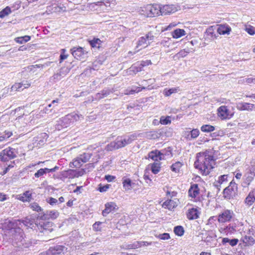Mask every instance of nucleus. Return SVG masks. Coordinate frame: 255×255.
Here are the masks:
<instances>
[{
  "mask_svg": "<svg viewBox=\"0 0 255 255\" xmlns=\"http://www.w3.org/2000/svg\"><path fill=\"white\" fill-rule=\"evenodd\" d=\"M215 165V159L214 157L213 149H209L205 152L197 153L194 166L199 169L202 175H208L214 167Z\"/></svg>",
  "mask_w": 255,
  "mask_h": 255,
  "instance_id": "1",
  "label": "nucleus"
},
{
  "mask_svg": "<svg viewBox=\"0 0 255 255\" xmlns=\"http://www.w3.org/2000/svg\"><path fill=\"white\" fill-rule=\"evenodd\" d=\"M136 138L137 135L135 133L118 136L114 141L111 142L106 146V149L108 151H112L123 147L131 143Z\"/></svg>",
  "mask_w": 255,
  "mask_h": 255,
  "instance_id": "2",
  "label": "nucleus"
},
{
  "mask_svg": "<svg viewBox=\"0 0 255 255\" xmlns=\"http://www.w3.org/2000/svg\"><path fill=\"white\" fill-rule=\"evenodd\" d=\"M82 119H83V117L81 115L76 113L68 114L57 121L55 128L58 130H61L69 127L75 122L81 120Z\"/></svg>",
  "mask_w": 255,
  "mask_h": 255,
  "instance_id": "3",
  "label": "nucleus"
},
{
  "mask_svg": "<svg viewBox=\"0 0 255 255\" xmlns=\"http://www.w3.org/2000/svg\"><path fill=\"white\" fill-rule=\"evenodd\" d=\"M140 13L147 17H153L160 15L161 8L158 4H147L140 7Z\"/></svg>",
  "mask_w": 255,
  "mask_h": 255,
  "instance_id": "4",
  "label": "nucleus"
},
{
  "mask_svg": "<svg viewBox=\"0 0 255 255\" xmlns=\"http://www.w3.org/2000/svg\"><path fill=\"white\" fill-rule=\"evenodd\" d=\"M255 177V159H253L248 167L246 169L244 174V181L243 186L247 187L253 181Z\"/></svg>",
  "mask_w": 255,
  "mask_h": 255,
  "instance_id": "5",
  "label": "nucleus"
},
{
  "mask_svg": "<svg viewBox=\"0 0 255 255\" xmlns=\"http://www.w3.org/2000/svg\"><path fill=\"white\" fill-rule=\"evenodd\" d=\"M85 171L82 169L80 171H76L73 169L64 170L60 172L59 174L58 179L64 181L67 179H73L82 176Z\"/></svg>",
  "mask_w": 255,
  "mask_h": 255,
  "instance_id": "6",
  "label": "nucleus"
},
{
  "mask_svg": "<svg viewBox=\"0 0 255 255\" xmlns=\"http://www.w3.org/2000/svg\"><path fill=\"white\" fill-rule=\"evenodd\" d=\"M17 153L16 149L8 147L0 152V160L2 162L7 161L16 157Z\"/></svg>",
  "mask_w": 255,
  "mask_h": 255,
  "instance_id": "7",
  "label": "nucleus"
},
{
  "mask_svg": "<svg viewBox=\"0 0 255 255\" xmlns=\"http://www.w3.org/2000/svg\"><path fill=\"white\" fill-rule=\"evenodd\" d=\"M235 214L233 210L229 209H224L218 216V222L220 224H225L230 222L233 219Z\"/></svg>",
  "mask_w": 255,
  "mask_h": 255,
  "instance_id": "8",
  "label": "nucleus"
},
{
  "mask_svg": "<svg viewBox=\"0 0 255 255\" xmlns=\"http://www.w3.org/2000/svg\"><path fill=\"white\" fill-rule=\"evenodd\" d=\"M26 221H21L19 220H14V219H5L3 223L4 228L8 230V234H10L11 230L17 229V226L18 225H20L21 223L26 226Z\"/></svg>",
  "mask_w": 255,
  "mask_h": 255,
  "instance_id": "9",
  "label": "nucleus"
},
{
  "mask_svg": "<svg viewBox=\"0 0 255 255\" xmlns=\"http://www.w3.org/2000/svg\"><path fill=\"white\" fill-rule=\"evenodd\" d=\"M154 36L150 33L144 36L140 37L137 41L136 48H139L137 51L143 48H146L150 43V41L153 40Z\"/></svg>",
  "mask_w": 255,
  "mask_h": 255,
  "instance_id": "10",
  "label": "nucleus"
},
{
  "mask_svg": "<svg viewBox=\"0 0 255 255\" xmlns=\"http://www.w3.org/2000/svg\"><path fill=\"white\" fill-rule=\"evenodd\" d=\"M8 235L11 237V239L16 243L21 242L24 239L23 232L19 227L11 230L10 234H9Z\"/></svg>",
  "mask_w": 255,
  "mask_h": 255,
  "instance_id": "11",
  "label": "nucleus"
},
{
  "mask_svg": "<svg viewBox=\"0 0 255 255\" xmlns=\"http://www.w3.org/2000/svg\"><path fill=\"white\" fill-rule=\"evenodd\" d=\"M218 116L222 120L231 119L234 113H232L226 106H222L218 109Z\"/></svg>",
  "mask_w": 255,
  "mask_h": 255,
  "instance_id": "12",
  "label": "nucleus"
},
{
  "mask_svg": "<svg viewBox=\"0 0 255 255\" xmlns=\"http://www.w3.org/2000/svg\"><path fill=\"white\" fill-rule=\"evenodd\" d=\"M160 8H161V15L171 14L180 9V6L177 4L160 5Z\"/></svg>",
  "mask_w": 255,
  "mask_h": 255,
  "instance_id": "13",
  "label": "nucleus"
},
{
  "mask_svg": "<svg viewBox=\"0 0 255 255\" xmlns=\"http://www.w3.org/2000/svg\"><path fill=\"white\" fill-rule=\"evenodd\" d=\"M237 190V184L232 181L230 185L224 190L223 193L226 197L230 198L236 194Z\"/></svg>",
  "mask_w": 255,
  "mask_h": 255,
  "instance_id": "14",
  "label": "nucleus"
},
{
  "mask_svg": "<svg viewBox=\"0 0 255 255\" xmlns=\"http://www.w3.org/2000/svg\"><path fill=\"white\" fill-rule=\"evenodd\" d=\"M70 69L64 67H62L59 72L54 74L51 78L50 80L52 81L53 82H56L59 80H60L62 78L66 76L68 73L70 72Z\"/></svg>",
  "mask_w": 255,
  "mask_h": 255,
  "instance_id": "15",
  "label": "nucleus"
},
{
  "mask_svg": "<svg viewBox=\"0 0 255 255\" xmlns=\"http://www.w3.org/2000/svg\"><path fill=\"white\" fill-rule=\"evenodd\" d=\"M38 230L44 234H48L53 231V223L52 222L44 221L39 223Z\"/></svg>",
  "mask_w": 255,
  "mask_h": 255,
  "instance_id": "16",
  "label": "nucleus"
},
{
  "mask_svg": "<svg viewBox=\"0 0 255 255\" xmlns=\"http://www.w3.org/2000/svg\"><path fill=\"white\" fill-rule=\"evenodd\" d=\"M71 52L75 58L81 60L84 58L85 55L87 54V52L81 47H74L71 49Z\"/></svg>",
  "mask_w": 255,
  "mask_h": 255,
  "instance_id": "17",
  "label": "nucleus"
},
{
  "mask_svg": "<svg viewBox=\"0 0 255 255\" xmlns=\"http://www.w3.org/2000/svg\"><path fill=\"white\" fill-rule=\"evenodd\" d=\"M65 247L63 246L57 245L51 247L45 252L46 255H64Z\"/></svg>",
  "mask_w": 255,
  "mask_h": 255,
  "instance_id": "18",
  "label": "nucleus"
},
{
  "mask_svg": "<svg viewBox=\"0 0 255 255\" xmlns=\"http://www.w3.org/2000/svg\"><path fill=\"white\" fill-rule=\"evenodd\" d=\"M59 215V213L56 210L47 211L45 213L43 214L40 216H39L40 219L42 220H54L58 218Z\"/></svg>",
  "mask_w": 255,
  "mask_h": 255,
  "instance_id": "19",
  "label": "nucleus"
},
{
  "mask_svg": "<svg viewBox=\"0 0 255 255\" xmlns=\"http://www.w3.org/2000/svg\"><path fill=\"white\" fill-rule=\"evenodd\" d=\"M236 108L240 111H252L255 110V105L248 103L239 102L237 103Z\"/></svg>",
  "mask_w": 255,
  "mask_h": 255,
  "instance_id": "20",
  "label": "nucleus"
},
{
  "mask_svg": "<svg viewBox=\"0 0 255 255\" xmlns=\"http://www.w3.org/2000/svg\"><path fill=\"white\" fill-rule=\"evenodd\" d=\"M105 209L102 212V215L106 216L108 214L112 212L116 211L118 210V207L115 202H108L105 205Z\"/></svg>",
  "mask_w": 255,
  "mask_h": 255,
  "instance_id": "21",
  "label": "nucleus"
},
{
  "mask_svg": "<svg viewBox=\"0 0 255 255\" xmlns=\"http://www.w3.org/2000/svg\"><path fill=\"white\" fill-rule=\"evenodd\" d=\"M31 85L30 83L27 81H23L20 83H15L11 87V89L14 91H21L28 88Z\"/></svg>",
  "mask_w": 255,
  "mask_h": 255,
  "instance_id": "22",
  "label": "nucleus"
},
{
  "mask_svg": "<svg viewBox=\"0 0 255 255\" xmlns=\"http://www.w3.org/2000/svg\"><path fill=\"white\" fill-rule=\"evenodd\" d=\"M148 158L151 159L154 161H159L164 158L163 154L157 150L150 152L148 154Z\"/></svg>",
  "mask_w": 255,
  "mask_h": 255,
  "instance_id": "23",
  "label": "nucleus"
},
{
  "mask_svg": "<svg viewBox=\"0 0 255 255\" xmlns=\"http://www.w3.org/2000/svg\"><path fill=\"white\" fill-rule=\"evenodd\" d=\"M255 201V189H253L250 192L245 200V203L250 206L253 204Z\"/></svg>",
  "mask_w": 255,
  "mask_h": 255,
  "instance_id": "24",
  "label": "nucleus"
},
{
  "mask_svg": "<svg viewBox=\"0 0 255 255\" xmlns=\"http://www.w3.org/2000/svg\"><path fill=\"white\" fill-rule=\"evenodd\" d=\"M217 31L218 34H229L231 31V28L228 25L221 24L219 25V27H218Z\"/></svg>",
  "mask_w": 255,
  "mask_h": 255,
  "instance_id": "25",
  "label": "nucleus"
},
{
  "mask_svg": "<svg viewBox=\"0 0 255 255\" xmlns=\"http://www.w3.org/2000/svg\"><path fill=\"white\" fill-rule=\"evenodd\" d=\"M178 203L173 200L169 199L165 201L162 204V207L169 210H172L177 207Z\"/></svg>",
  "mask_w": 255,
  "mask_h": 255,
  "instance_id": "26",
  "label": "nucleus"
},
{
  "mask_svg": "<svg viewBox=\"0 0 255 255\" xmlns=\"http://www.w3.org/2000/svg\"><path fill=\"white\" fill-rule=\"evenodd\" d=\"M189 196L192 198H195L199 194V189L197 184L192 185L188 191Z\"/></svg>",
  "mask_w": 255,
  "mask_h": 255,
  "instance_id": "27",
  "label": "nucleus"
},
{
  "mask_svg": "<svg viewBox=\"0 0 255 255\" xmlns=\"http://www.w3.org/2000/svg\"><path fill=\"white\" fill-rule=\"evenodd\" d=\"M207 236L206 238L204 239V242L207 245H211V242L216 237V234L212 231H208L206 233Z\"/></svg>",
  "mask_w": 255,
  "mask_h": 255,
  "instance_id": "28",
  "label": "nucleus"
},
{
  "mask_svg": "<svg viewBox=\"0 0 255 255\" xmlns=\"http://www.w3.org/2000/svg\"><path fill=\"white\" fill-rule=\"evenodd\" d=\"M113 92V90L110 89H105L101 91V92L96 94L95 95V99L96 100H100L103 99L111 93Z\"/></svg>",
  "mask_w": 255,
  "mask_h": 255,
  "instance_id": "29",
  "label": "nucleus"
},
{
  "mask_svg": "<svg viewBox=\"0 0 255 255\" xmlns=\"http://www.w3.org/2000/svg\"><path fill=\"white\" fill-rule=\"evenodd\" d=\"M207 35L211 40H214L218 37V33H216L215 31V28L214 26L209 27L206 31Z\"/></svg>",
  "mask_w": 255,
  "mask_h": 255,
  "instance_id": "30",
  "label": "nucleus"
},
{
  "mask_svg": "<svg viewBox=\"0 0 255 255\" xmlns=\"http://www.w3.org/2000/svg\"><path fill=\"white\" fill-rule=\"evenodd\" d=\"M187 217L189 220L197 219L199 217L198 210L195 208L189 209L187 213Z\"/></svg>",
  "mask_w": 255,
  "mask_h": 255,
  "instance_id": "31",
  "label": "nucleus"
},
{
  "mask_svg": "<svg viewBox=\"0 0 255 255\" xmlns=\"http://www.w3.org/2000/svg\"><path fill=\"white\" fill-rule=\"evenodd\" d=\"M116 3V0H103V1L97 2L96 4L100 6L104 5L106 7H113Z\"/></svg>",
  "mask_w": 255,
  "mask_h": 255,
  "instance_id": "32",
  "label": "nucleus"
},
{
  "mask_svg": "<svg viewBox=\"0 0 255 255\" xmlns=\"http://www.w3.org/2000/svg\"><path fill=\"white\" fill-rule=\"evenodd\" d=\"M32 198L31 193L29 191H26L22 194L19 195L18 199L22 202L29 201Z\"/></svg>",
  "mask_w": 255,
  "mask_h": 255,
  "instance_id": "33",
  "label": "nucleus"
},
{
  "mask_svg": "<svg viewBox=\"0 0 255 255\" xmlns=\"http://www.w3.org/2000/svg\"><path fill=\"white\" fill-rule=\"evenodd\" d=\"M142 89H145V87H132L130 89H128L126 90L124 92V94L132 95L140 92Z\"/></svg>",
  "mask_w": 255,
  "mask_h": 255,
  "instance_id": "34",
  "label": "nucleus"
},
{
  "mask_svg": "<svg viewBox=\"0 0 255 255\" xmlns=\"http://www.w3.org/2000/svg\"><path fill=\"white\" fill-rule=\"evenodd\" d=\"M12 135V132L9 130H5L3 132H0V142L6 141Z\"/></svg>",
  "mask_w": 255,
  "mask_h": 255,
  "instance_id": "35",
  "label": "nucleus"
},
{
  "mask_svg": "<svg viewBox=\"0 0 255 255\" xmlns=\"http://www.w3.org/2000/svg\"><path fill=\"white\" fill-rule=\"evenodd\" d=\"M180 91L179 87L172 88L170 89H165L163 91V94L165 97H169L172 94H175Z\"/></svg>",
  "mask_w": 255,
  "mask_h": 255,
  "instance_id": "36",
  "label": "nucleus"
},
{
  "mask_svg": "<svg viewBox=\"0 0 255 255\" xmlns=\"http://www.w3.org/2000/svg\"><path fill=\"white\" fill-rule=\"evenodd\" d=\"M186 34L185 31L182 29H176L172 32V36L174 38H178Z\"/></svg>",
  "mask_w": 255,
  "mask_h": 255,
  "instance_id": "37",
  "label": "nucleus"
},
{
  "mask_svg": "<svg viewBox=\"0 0 255 255\" xmlns=\"http://www.w3.org/2000/svg\"><path fill=\"white\" fill-rule=\"evenodd\" d=\"M123 187L126 190H130L132 188V185L133 183H132L129 178H123Z\"/></svg>",
  "mask_w": 255,
  "mask_h": 255,
  "instance_id": "38",
  "label": "nucleus"
},
{
  "mask_svg": "<svg viewBox=\"0 0 255 255\" xmlns=\"http://www.w3.org/2000/svg\"><path fill=\"white\" fill-rule=\"evenodd\" d=\"M242 240L247 246L253 245L255 242L253 237L250 236H245L242 238Z\"/></svg>",
  "mask_w": 255,
  "mask_h": 255,
  "instance_id": "39",
  "label": "nucleus"
},
{
  "mask_svg": "<svg viewBox=\"0 0 255 255\" xmlns=\"http://www.w3.org/2000/svg\"><path fill=\"white\" fill-rule=\"evenodd\" d=\"M30 36L25 35L24 36L18 37L14 39V41L18 43L23 44L29 41L30 40Z\"/></svg>",
  "mask_w": 255,
  "mask_h": 255,
  "instance_id": "40",
  "label": "nucleus"
},
{
  "mask_svg": "<svg viewBox=\"0 0 255 255\" xmlns=\"http://www.w3.org/2000/svg\"><path fill=\"white\" fill-rule=\"evenodd\" d=\"M47 173H49L48 168H40L34 173V177L35 178H39L42 177Z\"/></svg>",
  "mask_w": 255,
  "mask_h": 255,
  "instance_id": "41",
  "label": "nucleus"
},
{
  "mask_svg": "<svg viewBox=\"0 0 255 255\" xmlns=\"http://www.w3.org/2000/svg\"><path fill=\"white\" fill-rule=\"evenodd\" d=\"M239 242V240L237 239H229L228 238H224L222 239V243L223 244H225L226 243H229V244L232 246L234 247L236 246Z\"/></svg>",
  "mask_w": 255,
  "mask_h": 255,
  "instance_id": "42",
  "label": "nucleus"
},
{
  "mask_svg": "<svg viewBox=\"0 0 255 255\" xmlns=\"http://www.w3.org/2000/svg\"><path fill=\"white\" fill-rule=\"evenodd\" d=\"M89 43L91 47L99 48L102 43V41L99 38H94L92 40L89 41Z\"/></svg>",
  "mask_w": 255,
  "mask_h": 255,
  "instance_id": "43",
  "label": "nucleus"
},
{
  "mask_svg": "<svg viewBox=\"0 0 255 255\" xmlns=\"http://www.w3.org/2000/svg\"><path fill=\"white\" fill-rule=\"evenodd\" d=\"M92 154L91 153H84L79 155L80 157V160L83 164L89 161L90 158L91 157Z\"/></svg>",
  "mask_w": 255,
  "mask_h": 255,
  "instance_id": "44",
  "label": "nucleus"
},
{
  "mask_svg": "<svg viewBox=\"0 0 255 255\" xmlns=\"http://www.w3.org/2000/svg\"><path fill=\"white\" fill-rule=\"evenodd\" d=\"M182 165V164L181 162L179 161L176 162L175 163L171 165V169L172 171L178 173L179 172Z\"/></svg>",
  "mask_w": 255,
  "mask_h": 255,
  "instance_id": "45",
  "label": "nucleus"
},
{
  "mask_svg": "<svg viewBox=\"0 0 255 255\" xmlns=\"http://www.w3.org/2000/svg\"><path fill=\"white\" fill-rule=\"evenodd\" d=\"M174 232L175 235L178 236H182L184 233V230L183 227L181 226H177L174 227Z\"/></svg>",
  "mask_w": 255,
  "mask_h": 255,
  "instance_id": "46",
  "label": "nucleus"
},
{
  "mask_svg": "<svg viewBox=\"0 0 255 255\" xmlns=\"http://www.w3.org/2000/svg\"><path fill=\"white\" fill-rule=\"evenodd\" d=\"M23 119L24 123L26 124L27 123L30 122L32 120L31 116H29L28 115H24V114H23V115L21 116L18 117L16 119V120H18V121H22L23 120Z\"/></svg>",
  "mask_w": 255,
  "mask_h": 255,
  "instance_id": "47",
  "label": "nucleus"
},
{
  "mask_svg": "<svg viewBox=\"0 0 255 255\" xmlns=\"http://www.w3.org/2000/svg\"><path fill=\"white\" fill-rule=\"evenodd\" d=\"M201 130L203 132H211L215 130V127L211 125H205L201 127Z\"/></svg>",
  "mask_w": 255,
  "mask_h": 255,
  "instance_id": "48",
  "label": "nucleus"
},
{
  "mask_svg": "<svg viewBox=\"0 0 255 255\" xmlns=\"http://www.w3.org/2000/svg\"><path fill=\"white\" fill-rule=\"evenodd\" d=\"M160 169V164L158 163H153L151 164V170L153 174H156L158 173L159 172Z\"/></svg>",
  "mask_w": 255,
  "mask_h": 255,
  "instance_id": "49",
  "label": "nucleus"
},
{
  "mask_svg": "<svg viewBox=\"0 0 255 255\" xmlns=\"http://www.w3.org/2000/svg\"><path fill=\"white\" fill-rule=\"evenodd\" d=\"M30 208L33 211H36L38 213L42 211V209L39 206L38 203L36 202L32 203L29 205Z\"/></svg>",
  "mask_w": 255,
  "mask_h": 255,
  "instance_id": "50",
  "label": "nucleus"
},
{
  "mask_svg": "<svg viewBox=\"0 0 255 255\" xmlns=\"http://www.w3.org/2000/svg\"><path fill=\"white\" fill-rule=\"evenodd\" d=\"M53 10L55 12H62L66 10V7L63 4L56 5L53 7Z\"/></svg>",
  "mask_w": 255,
  "mask_h": 255,
  "instance_id": "51",
  "label": "nucleus"
},
{
  "mask_svg": "<svg viewBox=\"0 0 255 255\" xmlns=\"http://www.w3.org/2000/svg\"><path fill=\"white\" fill-rule=\"evenodd\" d=\"M72 164H73V166L76 168H79L83 165L82 162H81V160H80V157L79 156H78L73 160Z\"/></svg>",
  "mask_w": 255,
  "mask_h": 255,
  "instance_id": "52",
  "label": "nucleus"
},
{
  "mask_svg": "<svg viewBox=\"0 0 255 255\" xmlns=\"http://www.w3.org/2000/svg\"><path fill=\"white\" fill-rule=\"evenodd\" d=\"M245 30L251 35H254L255 34V27L252 25H246Z\"/></svg>",
  "mask_w": 255,
  "mask_h": 255,
  "instance_id": "53",
  "label": "nucleus"
},
{
  "mask_svg": "<svg viewBox=\"0 0 255 255\" xmlns=\"http://www.w3.org/2000/svg\"><path fill=\"white\" fill-rule=\"evenodd\" d=\"M11 12L10 8L9 6H6L0 12V17L3 18L10 13Z\"/></svg>",
  "mask_w": 255,
  "mask_h": 255,
  "instance_id": "54",
  "label": "nucleus"
},
{
  "mask_svg": "<svg viewBox=\"0 0 255 255\" xmlns=\"http://www.w3.org/2000/svg\"><path fill=\"white\" fill-rule=\"evenodd\" d=\"M160 123L162 125H166L171 123L170 117L167 116L164 117L163 116L160 118Z\"/></svg>",
  "mask_w": 255,
  "mask_h": 255,
  "instance_id": "55",
  "label": "nucleus"
},
{
  "mask_svg": "<svg viewBox=\"0 0 255 255\" xmlns=\"http://www.w3.org/2000/svg\"><path fill=\"white\" fill-rule=\"evenodd\" d=\"M200 131L197 128H194L190 130V137L192 138V140L196 138L199 135Z\"/></svg>",
  "mask_w": 255,
  "mask_h": 255,
  "instance_id": "56",
  "label": "nucleus"
},
{
  "mask_svg": "<svg viewBox=\"0 0 255 255\" xmlns=\"http://www.w3.org/2000/svg\"><path fill=\"white\" fill-rule=\"evenodd\" d=\"M130 71H133L134 73H136L142 70V68L141 67L140 64L133 65L130 68Z\"/></svg>",
  "mask_w": 255,
  "mask_h": 255,
  "instance_id": "57",
  "label": "nucleus"
},
{
  "mask_svg": "<svg viewBox=\"0 0 255 255\" xmlns=\"http://www.w3.org/2000/svg\"><path fill=\"white\" fill-rule=\"evenodd\" d=\"M139 248H140L139 242H135L133 244L128 245L127 246V248L128 249H135Z\"/></svg>",
  "mask_w": 255,
  "mask_h": 255,
  "instance_id": "58",
  "label": "nucleus"
},
{
  "mask_svg": "<svg viewBox=\"0 0 255 255\" xmlns=\"http://www.w3.org/2000/svg\"><path fill=\"white\" fill-rule=\"evenodd\" d=\"M170 41L171 38L165 37L160 41V43L164 47H169Z\"/></svg>",
  "mask_w": 255,
  "mask_h": 255,
  "instance_id": "59",
  "label": "nucleus"
},
{
  "mask_svg": "<svg viewBox=\"0 0 255 255\" xmlns=\"http://www.w3.org/2000/svg\"><path fill=\"white\" fill-rule=\"evenodd\" d=\"M44 65L42 64H36L35 65H30L27 67V69L29 71L35 72L36 68H43Z\"/></svg>",
  "mask_w": 255,
  "mask_h": 255,
  "instance_id": "60",
  "label": "nucleus"
},
{
  "mask_svg": "<svg viewBox=\"0 0 255 255\" xmlns=\"http://www.w3.org/2000/svg\"><path fill=\"white\" fill-rule=\"evenodd\" d=\"M190 53V50L189 49H183L180 50L178 53L177 55L179 57H184L188 55V53Z\"/></svg>",
  "mask_w": 255,
  "mask_h": 255,
  "instance_id": "61",
  "label": "nucleus"
},
{
  "mask_svg": "<svg viewBox=\"0 0 255 255\" xmlns=\"http://www.w3.org/2000/svg\"><path fill=\"white\" fill-rule=\"evenodd\" d=\"M190 130L184 131L183 133V136L188 141L192 140V138L190 137Z\"/></svg>",
  "mask_w": 255,
  "mask_h": 255,
  "instance_id": "62",
  "label": "nucleus"
},
{
  "mask_svg": "<svg viewBox=\"0 0 255 255\" xmlns=\"http://www.w3.org/2000/svg\"><path fill=\"white\" fill-rule=\"evenodd\" d=\"M47 202L49 204H50L52 206H53L54 205H56V203L58 202V200L56 199H55L52 197H50L46 199Z\"/></svg>",
  "mask_w": 255,
  "mask_h": 255,
  "instance_id": "63",
  "label": "nucleus"
},
{
  "mask_svg": "<svg viewBox=\"0 0 255 255\" xmlns=\"http://www.w3.org/2000/svg\"><path fill=\"white\" fill-rule=\"evenodd\" d=\"M158 238L161 240H166L170 238V235L168 233H163L159 234Z\"/></svg>",
  "mask_w": 255,
  "mask_h": 255,
  "instance_id": "64",
  "label": "nucleus"
}]
</instances>
